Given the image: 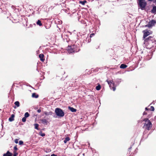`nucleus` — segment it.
<instances>
[{"instance_id":"9d476101","label":"nucleus","mask_w":156,"mask_h":156,"mask_svg":"<svg viewBox=\"0 0 156 156\" xmlns=\"http://www.w3.org/2000/svg\"><path fill=\"white\" fill-rule=\"evenodd\" d=\"M12 153L8 151L6 153L3 154V156H12ZM13 156H14V155H13Z\"/></svg>"},{"instance_id":"393cba45","label":"nucleus","mask_w":156,"mask_h":156,"mask_svg":"<svg viewBox=\"0 0 156 156\" xmlns=\"http://www.w3.org/2000/svg\"><path fill=\"white\" fill-rule=\"evenodd\" d=\"M29 116V114L28 112H26L24 115V117L27 118Z\"/></svg>"},{"instance_id":"4c0bfd02","label":"nucleus","mask_w":156,"mask_h":156,"mask_svg":"<svg viewBox=\"0 0 156 156\" xmlns=\"http://www.w3.org/2000/svg\"><path fill=\"white\" fill-rule=\"evenodd\" d=\"M51 156H57L56 155H55V154H52L51 155Z\"/></svg>"},{"instance_id":"39448f33","label":"nucleus","mask_w":156,"mask_h":156,"mask_svg":"<svg viewBox=\"0 0 156 156\" xmlns=\"http://www.w3.org/2000/svg\"><path fill=\"white\" fill-rule=\"evenodd\" d=\"M55 112L56 115L59 117H63L64 113L63 110L61 108H57L55 109Z\"/></svg>"},{"instance_id":"2f4dec72","label":"nucleus","mask_w":156,"mask_h":156,"mask_svg":"<svg viewBox=\"0 0 156 156\" xmlns=\"http://www.w3.org/2000/svg\"><path fill=\"white\" fill-rule=\"evenodd\" d=\"M94 33H92L90 35V36L89 37V38H91V37H92V36H93L94 35Z\"/></svg>"},{"instance_id":"4be33fe9","label":"nucleus","mask_w":156,"mask_h":156,"mask_svg":"<svg viewBox=\"0 0 156 156\" xmlns=\"http://www.w3.org/2000/svg\"><path fill=\"white\" fill-rule=\"evenodd\" d=\"M101 88V86L100 84H99L98 86H97L96 87V89L97 90H99Z\"/></svg>"},{"instance_id":"ddd939ff","label":"nucleus","mask_w":156,"mask_h":156,"mask_svg":"<svg viewBox=\"0 0 156 156\" xmlns=\"http://www.w3.org/2000/svg\"><path fill=\"white\" fill-rule=\"evenodd\" d=\"M68 109L71 111L72 112H76L77 110L76 109H75L73 107H71L70 106L68 107Z\"/></svg>"},{"instance_id":"4468645a","label":"nucleus","mask_w":156,"mask_h":156,"mask_svg":"<svg viewBox=\"0 0 156 156\" xmlns=\"http://www.w3.org/2000/svg\"><path fill=\"white\" fill-rule=\"evenodd\" d=\"M41 123L45 124L46 125H47L48 123V121L46 119H41Z\"/></svg>"},{"instance_id":"c9c22d12","label":"nucleus","mask_w":156,"mask_h":156,"mask_svg":"<svg viewBox=\"0 0 156 156\" xmlns=\"http://www.w3.org/2000/svg\"><path fill=\"white\" fill-rule=\"evenodd\" d=\"M132 148V147H130L129 148V149H128V151H130V150H131V149Z\"/></svg>"},{"instance_id":"6e6552de","label":"nucleus","mask_w":156,"mask_h":156,"mask_svg":"<svg viewBox=\"0 0 156 156\" xmlns=\"http://www.w3.org/2000/svg\"><path fill=\"white\" fill-rule=\"evenodd\" d=\"M13 149V155L14 156H17V155H18V153L17 152V151L18 150V149L17 147V145H16L14 147Z\"/></svg>"},{"instance_id":"a878e982","label":"nucleus","mask_w":156,"mask_h":156,"mask_svg":"<svg viewBox=\"0 0 156 156\" xmlns=\"http://www.w3.org/2000/svg\"><path fill=\"white\" fill-rule=\"evenodd\" d=\"M149 110L151 111H154V107L151 106L150 107V108L149 109Z\"/></svg>"},{"instance_id":"72a5a7b5","label":"nucleus","mask_w":156,"mask_h":156,"mask_svg":"<svg viewBox=\"0 0 156 156\" xmlns=\"http://www.w3.org/2000/svg\"><path fill=\"white\" fill-rule=\"evenodd\" d=\"M99 48V46L98 45H96L95 46V48L97 49L98 48Z\"/></svg>"},{"instance_id":"412c9836","label":"nucleus","mask_w":156,"mask_h":156,"mask_svg":"<svg viewBox=\"0 0 156 156\" xmlns=\"http://www.w3.org/2000/svg\"><path fill=\"white\" fill-rule=\"evenodd\" d=\"M14 104L17 107H19L20 106V103L19 101H16L15 102Z\"/></svg>"},{"instance_id":"f3484780","label":"nucleus","mask_w":156,"mask_h":156,"mask_svg":"<svg viewBox=\"0 0 156 156\" xmlns=\"http://www.w3.org/2000/svg\"><path fill=\"white\" fill-rule=\"evenodd\" d=\"M39 95L35 93H33L32 94V97L35 98H37L38 97Z\"/></svg>"},{"instance_id":"b1692460","label":"nucleus","mask_w":156,"mask_h":156,"mask_svg":"<svg viewBox=\"0 0 156 156\" xmlns=\"http://www.w3.org/2000/svg\"><path fill=\"white\" fill-rule=\"evenodd\" d=\"M87 1H80V3L82 5H84L85 3H87Z\"/></svg>"},{"instance_id":"20e7f679","label":"nucleus","mask_w":156,"mask_h":156,"mask_svg":"<svg viewBox=\"0 0 156 156\" xmlns=\"http://www.w3.org/2000/svg\"><path fill=\"white\" fill-rule=\"evenodd\" d=\"M68 49V52L70 53L77 52L79 50L77 46L75 45H73L69 47Z\"/></svg>"},{"instance_id":"ea45409f","label":"nucleus","mask_w":156,"mask_h":156,"mask_svg":"<svg viewBox=\"0 0 156 156\" xmlns=\"http://www.w3.org/2000/svg\"><path fill=\"white\" fill-rule=\"evenodd\" d=\"M14 108H16V106H15V107H14Z\"/></svg>"},{"instance_id":"9b49d317","label":"nucleus","mask_w":156,"mask_h":156,"mask_svg":"<svg viewBox=\"0 0 156 156\" xmlns=\"http://www.w3.org/2000/svg\"><path fill=\"white\" fill-rule=\"evenodd\" d=\"M110 87L113 89V91H114L115 90L116 88L114 86V83H111V84L109 85Z\"/></svg>"},{"instance_id":"dca6fc26","label":"nucleus","mask_w":156,"mask_h":156,"mask_svg":"<svg viewBox=\"0 0 156 156\" xmlns=\"http://www.w3.org/2000/svg\"><path fill=\"white\" fill-rule=\"evenodd\" d=\"M127 67V66L125 64H122L120 67V68L121 69H124L126 68Z\"/></svg>"},{"instance_id":"58836bf2","label":"nucleus","mask_w":156,"mask_h":156,"mask_svg":"<svg viewBox=\"0 0 156 156\" xmlns=\"http://www.w3.org/2000/svg\"><path fill=\"white\" fill-rule=\"evenodd\" d=\"M145 109L146 111H147V110H149V109L148 108H145Z\"/></svg>"},{"instance_id":"6ab92c4d","label":"nucleus","mask_w":156,"mask_h":156,"mask_svg":"<svg viewBox=\"0 0 156 156\" xmlns=\"http://www.w3.org/2000/svg\"><path fill=\"white\" fill-rule=\"evenodd\" d=\"M44 114L46 115H51L52 114V112H44Z\"/></svg>"},{"instance_id":"e433bc0d","label":"nucleus","mask_w":156,"mask_h":156,"mask_svg":"<svg viewBox=\"0 0 156 156\" xmlns=\"http://www.w3.org/2000/svg\"><path fill=\"white\" fill-rule=\"evenodd\" d=\"M147 114V113L146 112H144L143 113V115H146Z\"/></svg>"},{"instance_id":"423d86ee","label":"nucleus","mask_w":156,"mask_h":156,"mask_svg":"<svg viewBox=\"0 0 156 156\" xmlns=\"http://www.w3.org/2000/svg\"><path fill=\"white\" fill-rule=\"evenodd\" d=\"M143 33L144 34L143 38L145 39L146 38V37L150 34V32L147 30H143Z\"/></svg>"},{"instance_id":"a211bd4d","label":"nucleus","mask_w":156,"mask_h":156,"mask_svg":"<svg viewBox=\"0 0 156 156\" xmlns=\"http://www.w3.org/2000/svg\"><path fill=\"white\" fill-rule=\"evenodd\" d=\"M70 140V138L68 137H67L65 138L64 141V142L65 144H66L67 143V141H69Z\"/></svg>"},{"instance_id":"bb28decb","label":"nucleus","mask_w":156,"mask_h":156,"mask_svg":"<svg viewBox=\"0 0 156 156\" xmlns=\"http://www.w3.org/2000/svg\"><path fill=\"white\" fill-rule=\"evenodd\" d=\"M22 120V121L23 122H25L26 120V118L25 117H24L23 118Z\"/></svg>"},{"instance_id":"7c9ffc66","label":"nucleus","mask_w":156,"mask_h":156,"mask_svg":"<svg viewBox=\"0 0 156 156\" xmlns=\"http://www.w3.org/2000/svg\"><path fill=\"white\" fill-rule=\"evenodd\" d=\"M14 142L16 144H17L18 143V139H15V140H14Z\"/></svg>"},{"instance_id":"0eeeda50","label":"nucleus","mask_w":156,"mask_h":156,"mask_svg":"<svg viewBox=\"0 0 156 156\" xmlns=\"http://www.w3.org/2000/svg\"><path fill=\"white\" fill-rule=\"evenodd\" d=\"M156 22L155 20H152L151 21L149 22L145 26V27H151L154 25Z\"/></svg>"},{"instance_id":"2eb2a0df","label":"nucleus","mask_w":156,"mask_h":156,"mask_svg":"<svg viewBox=\"0 0 156 156\" xmlns=\"http://www.w3.org/2000/svg\"><path fill=\"white\" fill-rule=\"evenodd\" d=\"M15 115L14 114H12L11 116L9 118V120L10 122H12L14 120V117Z\"/></svg>"},{"instance_id":"7ed1b4c3","label":"nucleus","mask_w":156,"mask_h":156,"mask_svg":"<svg viewBox=\"0 0 156 156\" xmlns=\"http://www.w3.org/2000/svg\"><path fill=\"white\" fill-rule=\"evenodd\" d=\"M137 4L138 6L142 10H144L147 5L145 0H137Z\"/></svg>"},{"instance_id":"f03ea898","label":"nucleus","mask_w":156,"mask_h":156,"mask_svg":"<svg viewBox=\"0 0 156 156\" xmlns=\"http://www.w3.org/2000/svg\"><path fill=\"white\" fill-rule=\"evenodd\" d=\"M143 121L145 122V123L143 128L146 130H150L152 127V123L147 118H145L144 119Z\"/></svg>"},{"instance_id":"1a4fd4ad","label":"nucleus","mask_w":156,"mask_h":156,"mask_svg":"<svg viewBox=\"0 0 156 156\" xmlns=\"http://www.w3.org/2000/svg\"><path fill=\"white\" fill-rule=\"evenodd\" d=\"M44 55L43 54H40L39 55V57L40 58V60L43 62H44L45 60V59L44 58Z\"/></svg>"},{"instance_id":"f8f14e48","label":"nucleus","mask_w":156,"mask_h":156,"mask_svg":"<svg viewBox=\"0 0 156 156\" xmlns=\"http://www.w3.org/2000/svg\"><path fill=\"white\" fill-rule=\"evenodd\" d=\"M151 12L152 13L154 14H156V6H154L153 7V9L151 11Z\"/></svg>"},{"instance_id":"473e14b6","label":"nucleus","mask_w":156,"mask_h":156,"mask_svg":"<svg viewBox=\"0 0 156 156\" xmlns=\"http://www.w3.org/2000/svg\"><path fill=\"white\" fill-rule=\"evenodd\" d=\"M89 38L88 40V42H90V41H91V39L90 38H89V37H87V38H86V39H88Z\"/></svg>"},{"instance_id":"aec40b11","label":"nucleus","mask_w":156,"mask_h":156,"mask_svg":"<svg viewBox=\"0 0 156 156\" xmlns=\"http://www.w3.org/2000/svg\"><path fill=\"white\" fill-rule=\"evenodd\" d=\"M37 24V25H38L40 26H41L42 25V24L41 23V21L39 20H38L37 21L36 23Z\"/></svg>"},{"instance_id":"f257e3e1","label":"nucleus","mask_w":156,"mask_h":156,"mask_svg":"<svg viewBox=\"0 0 156 156\" xmlns=\"http://www.w3.org/2000/svg\"><path fill=\"white\" fill-rule=\"evenodd\" d=\"M155 39L154 36H149L144 39V42L147 48L150 49L156 44Z\"/></svg>"},{"instance_id":"c85d7f7f","label":"nucleus","mask_w":156,"mask_h":156,"mask_svg":"<svg viewBox=\"0 0 156 156\" xmlns=\"http://www.w3.org/2000/svg\"><path fill=\"white\" fill-rule=\"evenodd\" d=\"M107 82H108V84L109 85H110V84H111V83H113V81H111V80L108 81V80H107Z\"/></svg>"},{"instance_id":"cd10ccee","label":"nucleus","mask_w":156,"mask_h":156,"mask_svg":"<svg viewBox=\"0 0 156 156\" xmlns=\"http://www.w3.org/2000/svg\"><path fill=\"white\" fill-rule=\"evenodd\" d=\"M40 135L42 136H45V134L44 133H42V132L40 133Z\"/></svg>"},{"instance_id":"5701e85b","label":"nucleus","mask_w":156,"mask_h":156,"mask_svg":"<svg viewBox=\"0 0 156 156\" xmlns=\"http://www.w3.org/2000/svg\"><path fill=\"white\" fill-rule=\"evenodd\" d=\"M39 124H34V126H35V128L37 129L38 130V127H39Z\"/></svg>"},{"instance_id":"f704fd0d","label":"nucleus","mask_w":156,"mask_h":156,"mask_svg":"<svg viewBox=\"0 0 156 156\" xmlns=\"http://www.w3.org/2000/svg\"><path fill=\"white\" fill-rule=\"evenodd\" d=\"M37 112L38 113H40L41 112V109H39L37 110Z\"/></svg>"},{"instance_id":"c756f323","label":"nucleus","mask_w":156,"mask_h":156,"mask_svg":"<svg viewBox=\"0 0 156 156\" xmlns=\"http://www.w3.org/2000/svg\"><path fill=\"white\" fill-rule=\"evenodd\" d=\"M23 141L20 140L19 142V144L20 145H23Z\"/></svg>"}]
</instances>
